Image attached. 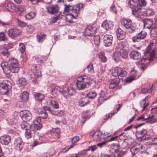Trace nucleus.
<instances>
[{
  "label": "nucleus",
  "mask_w": 157,
  "mask_h": 157,
  "mask_svg": "<svg viewBox=\"0 0 157 157\" xmlns=\"http://www.w3.org/2000/svg\"><path fill=\"white\" fill-rule=\"evenodd\" d=\"M65 7L64 13L66 14L65 20L71 23L73 22V19L76 18L78 16L77 14L80 9L83 7V4L80 3L73 6L69 5H65Z\"/></svg>",
  "instance_id": "1"
},
{
  "label": "nucleus",
  "mask_w": 157,
  "mask_h": 157,
  "mask_svg": "<svg viewBox=\"0 0 157 157\" xmlns=\"http://www.w3.org/2000/svg\"><path fill=\"white\" fill-rule=\"evenodd\" d=\"M153 45L152 43H150L148 47H147L146 51L144 52V55L147 57L141 59L138 62V64L140 65H143V66L141 67L142 69L144 70L145 66L144 65L145 62L147 59H148L149 61L152 60L155 57V51L154 49L152 50L151 52V46Z\"/></svg>",
  "instance_id": "2"
},
{
  "label": "nucleus",
  "mask_w": 157,
  "mask_h": 157,
  "mask_svg": "<svg viewBox=\"0 0 157 157\" xmlns=\"http://www.w3.org/2000/svg\"><path fill=\"white\" fill-rule=\"evenodd\" d=\"M90 81V78L87 76H81L77 80L75 85L77 88L78 90L84 89L87 86H89Z\"/></svg>",
  "instance_id": "3"
},
{
  "label": "nucleus",
  "mask_w": 157,
  "mask_h": 157,
  "mask_svg": "<svg viewBox=\"0 0 157 157\" xmlns=\"http://www.w3.org/2000/svg\"><path fill=\"white\" fill-rule=\"evenodd\" d=\"M138 0H130L128 4L129 7L132 9V14L136 17L139 18V16L140 13L139 6L138 4Z\"/></svg>",
  "instance_id": "4"
},
{
  "label": "nucleus",
  "mask_w": 157,
  "mask_h": 157,
  "mask_svg": "<svg viewBox=\"0 0 157 157\" xmlns=\"http://www.w3.org/2000/svg\"><path fill=\"white\" fill-rule=\"evenodd\" d=\"M111 74L114 77H124L126 76L127 72L119 67H117L111 70Z\"/></svg>",
  "instance_id": "5"
},
{
  "label": "nucleus",
  "mask_w": 157,
  "mask_h": 157,
  "mask_svg": "<svg viewBox=\"0 0 157 157\" xmlns=\"http://www.w3.org/2000/svg\"><path fill=\"white\" fill-rule=\"evenodd\" d=\"M8 62L10 63L9 69L10 70V72L12 73H17L19 70L18 63L17 60L14 58L9 59Z\"/></svg>",
  "instance_id": "6"
},
{
  "label": "nucleus",
  "mask_w": 157,
  "mask_h": 157,
  "mask_svg": "<svg viewBox=\"0 0 157 157\" xmlns=\"http://www.w3.org/2000/svg\"><path fill=\"white\" fill-rule=\"evenodd\" d=\"M41 119L40 117L36 118L33 121V124L32 125V131L34 132L40 129L42 127V125L40 123Z\"/></svg>",
  "instance_id": "7"
},
{
  "label": "nucleus",
  "mask_w": 157,
  "mask_h": 157,
  "mask_svg": "<svg viewBox=\"0 0 157 157\" xmlns=\"http://www.w3.org/2000/svg\"><path fill=\"white\" fill-rule=\"evenodd\" d=\"M41 66L40 65H34L31 67V70L33 73L35 78H37L41 76Z\"/></svg>",
  "instance_id": "8"
},
{
  "label": "nucleus",
  "mask_w": 157,
  "mask_h": 157,
  "mask_svg": "<svg viewBox=\"0 0 157 157\" xmlns=\"http://www.w3.org/2000/svg\"><path fill=\"white\" fill-rule=\"evenodd\" d=\"M121 23L126 29H130L132 30L131 32L134 31L136 29L134 26L132 25V21L130 19H123L121 21Z\"/></svg>",
  "instance_id": "9"
},
{
  "label": "nucleus",
  "mask_w": 157,
  "mask_h": 157,
  "mask_svg": "<svg viewBox=\"0 0 157 157\" xmlns=\"http://www.w3.org/2000/svg\"><path fill=\"white\" fill-rule=\"evenodd\" d=\"M20 117L24 121H29L32 118V115L29 111L25 110L21 111L20 113Z\"/></svg>",
  "instance_id": "10"
},
{
  "label": "nucleus",
  "mask_w": 157,
  "mask_h": 157,
  "mask_svg": "<svg viewBox=\"0 0 157 157\" xmlns=\"http://www.w3.org/2000/svg\"><path fill=\"white\" fill-rule=\"evenodd\" d=\"M97 29L94 25H90L85 30V35L86 36H93L95 33Z\"/></svg>",
  "instance_id": "11"
},
{
  "label": "nucleus",
  "mask_w": 157,
  "mask_h": 157,
  "mask_svg": "<svg viewBox=\"0 0 157 157\" xmlns=\"http://www.w3.org/2000/svg\"><path fill=\"white\" fill-rule=\"evenodd\" d=\"M2 7L3 9L11 12H14L16 10V6L11 2L3 3Z\"/></svg>",
  "instance_id": "12"
},
{
  "label": "nucleus",
  "mask_w": 157,
  "mask_h": 157,
  "mask_svg": "<svg viewBox=\"0 0 157 157\" xmlns=\"http://www.w3.org/2000/svg\"><path fill=\"white\" fill-rule=\"evenodd\" d=\"M147 33L145 31H142L137 34L136 36L132 38L134 42L140 41L141 40L144 39L146 36Z\"/></svg>",
  "instance_id": "13"
},
{
  "label": "nucleus",
  "mask_w": 157,
  "mask_h": 157,
  "mask_svg": "<svg viewBox=\"0 0 157 157\" xmlns=\"http://www.w3.org/2000/svg\"><path fill=\"white\" fill-rule=\"evenodd\" d=\"M21 33V31L16 28H11L8 31V34L9 37L13 38L17 36Z\"/></svg>",
  "instance_id": "14"
},
{
  "label": "nucleus",
  "mask_w": 157,
  "mask_h": 157,
  "mask_svg": "<svg viewBox=\"0 0 157 157\" xmlns=\"http://www.w3.org/2000/svg\"><path fill=\"white\" fill-rule=\"evenodd\" d=\"M130 151L132 155L133 156H136L138 157H141L140 155L142 153V147L139 148L136 147H132L130 149Z\"/></svg>",
  "instance_id": "15"
},
{
  "label": "nucleus",
  "mask_w": 157,
  "mask_h": 157,
  "mask_svg": "<svg viewBox=\"0 0 157 157\" xmlns=\"http://www.w3.org/2000/svg\"><path fill=\"white\" fill-rule=\"evenodd\" d=\"M113 37L110 35H106L103 38V40L105 43V45L106 47L110 46L113 41Z\"/></svg>",
  "instance_id": "16"
},
{
  "label": "nucleus",
  "mask_w": 157,
  "mask_h": 157,
  "mask_svg": "<svg viewBox=\"0 0 157 157\" xmlns=\"http://www.w3.org/2000/svg\"><path fill=\"white\" fill-rule=\"evenodd\" d=\"M6 81L0 83V92L3 94H6L8 92L9 88L8 84L6 83Z\"/></svg>",
  "instance_id": "17"
},
{
  "label": "nucleus",
  "mask_w": 157,
  "mask_h": 157,
  "mask_svg": "<svg viewBox=\"0 0 157 157\" xmlns=\"http://www.w3.org/2000/svg\"><path fill=\"white\" fill-rule=\"evenodd\" d=\"M46 10L50 14H54L59 12V8L56 5H53L46 7Z\"/></svg>",
  "instance_id": "18"
},
{
  "label": "nucleus",
  "mask_w": 157,
  "mask_h": 157,
  "mask_svg": "<svg viewBox=\"0 0 157 157\" xmlns=\"http://www.w3.org/2000/svg\"><path fill=\"white\" fill-rule=\"evenodd\" d=\"M11 138L9 135H5L0 137L1 143L3 145H8L11 141Z\"/></svg>",
  "instance_id": "19"
},
{
  "label": "nucleus",
  "mask_w": 157,
  "mask_h": 157,
  "mask_svg": "<svg viewBox=\"0 0 157 157\" xmlns=\"http://www.w3.org/2000/svg\"><path fill=\"white\" fill-rule=\"evenodd\" d=\"M14 144L15 149L20 151L23 148L24 143L21 138H17L15 140Z\"/></svg>",
  "instance_id": "20"
},
{
  "label": "nucleus",
  "mask_w": 157,
  "mask_h": 157,
  "mask_svg": "<svg viewBox=\"0 0 157 157\" xmlns=\"http://www.w3.org/2000/svg\"><path fill=\"white\" fill-rule=\"evenodd\" d=\"M147 132L145 129H143L141 130L136 131V137L143 140H146L145 135L147 134Z\"/></svg>",
  "instance_id": "21"
},
{
  "label": "nucleus",
  "mask_w": 157,
  "mask_h": 157,
  "mask_svg": "<svg viewBox=\"0 0 157 157\" xmlns=\"http://www.w3.org/2000/svg\"><path fill=\"white\" fill-rule=\"evenodd\" d=\"M144 27L145 29H151L154 25L153 21L150 19H145L144 21Z\"/></svg>",
  "instance_id": "22"
},
{
  "label": "nucleus",
  "mask_w": 157,
  "mask_h": 157,
  "mask_svg": "<svg viewBox=\"0 0 157 157\" xmlns=\"http://www.w3.org/2000/svg\"><path fill=\"white\" fill-rule=\"evenodd\" d=\"M61 88L59 87L52 85L51 86V92L52 95H57L59 93H61Z\"/></svg>",
  "instance_id": "23"
},
{
  "label": "nucleus",
  "mask_w": 157,
  "mask_h": 157,
  "mask_svg": "<svg viewBox=\"0 0 157 157\" xmlns=\"http://www.w3.org/2000/svg\"><path fill=\"white\" fill-rule=\"evenodd\" d=\"M116 33L117 39L119 40H122L124 39L125 37V32L121 29H118Z\"/></svg>",
  "instance_id": "24"
},
{
  "label": "nucleus",
  "mask_w": 157,
  "mask_h": 157,
  "mask_svg": "<svg viewBox=\"0 0 157 157\" xmlns=\"http://www.w3.org/2000/svg\"><path fill=\"white\" fill-rule=\"evenodd\" d=\"M1 66L4 73L6 74L9 75L10 70L8 63L6 62H3L1 63Z\"/></svg>",
  "instance_id": "25"
},
{
  "label": "nucleus",
  "mask_w": 157,
  "mask_h": 157,
  "mask_svg": "<svg viewBox=\"0 0 157 157\" xmlns=\"http://www.w3.org/2000/svg\"><path fill=\"white\" fill-rule=\"evenodd\" d=\"M130 56L131 58L134 59H138L141 57L140 54L136 51H132L130 54Z\"/></svg>",
  "instance_id": "26"
},
{
  "label": "nucleus",
  "mask_w": 157,
  "mask_h": 157,
  "mask_svg": "<svg viewBox=\"0 0 157 157\" xmlns=\"http://www.w3.org/2000/svg\"><path fill=\"white\" fill-rule=\"evenodd\" d=\"M119 83V78H116L112 80L109 85V88L110 89H113L117 86Z\"/></svg>",
  "instance_id": "27"
},
{
  "label": "nucleus",
  "mask_w": 157,
  "mask_h": 157,
  "mask_svg": "<svg viewBox=\"0 0 157 157\" xmlns=\"http://www.w3.org/2000/svg\"><path fill=\"white\" fill-rule=\"evenodd\" d=\"M155 14L154 10L151 8H148L143 12V14L146 16H151L154 15Z\"/></svg>",
  "instance_id": "28"
},
{
  "label": "nucleus",
  "mask_w": 157,
  "mask_h": 157,
  "mask_svg": "<svg viewBox=\"0 0 157 157\" xmlns=\"http://www.w3.org/2000/svg\"><path fill=\"white\" fill-rule=\"evenodd\" d=\"M102 26L107 30L113 27V22L110 21H104L102 24Z\"/></svg>",
  "instance_id": "29"
},
{
  "label": "nucleus",
  "mask_w": 157,
  "mask_h": 157,
  "mask_svg": "<svg viewBox=\"0 0 157 157\" xmlns=\"http://www.w3.org/2000/svg\"><path fill=\"white\" fill-rule=\"evenodd\" d=\"M120 56L122 58L126 59L128 57V51L124 48H121L119 52Z\"/></svg>",
  "instance_id": "30"
},
{
  "label": "nucleus",
  "mask_w": 157,
  "mask_h": 157,
  "mask_svg": "<svg viewBox=\"0 0 157 157\" xmlns=\"http://www.w3.org/2000/svg\"><path fill=\"white\" fill-rule=\"evenodd\" d=\"M136 71L135 70H133L131 72V75L127 78L125 80L126 82H130L134 80L136 75Z\"/></svg>",
  "instance_id": "31"
},
{
  "label": "nucleus",
  "mask_w": 157,
  "mask_h": 157,
  "mask_svg": "<svg viewBox=\"0 0 157 157\" xmlns=\"http://www.w3.org/2000/svg\"><path fill=\"white\" fill-rule=\"evenodd\" d=\"M29 96V93L27 91H24L20 95V99L23 101L26 102L28 99Z\"/></svg>",
  "instance_id": "32"
},
{
  "label": "nucleus",
  "mask_w": 157,
  "mask_h": 157,
  "mask_svg": "<svg viewBox=\"0 0 157 157\" xmlns=\"http://www.w3.org/2000/svg\"><path fill=\"white\" fill-rule=\"evenodd\" d=\"M20 125L22 129H24L25 130L30 129L32 131V125H30L27 122L24 121L20 124Z\"/></svg>",
  "instance_id": "33"
},
{
  "label": "nucleus",
  "mask_w": 157,
  "mask_h": 157,
  "mask_svg": "<svg viewBox=\"0 0 157 157\" xmlns=\"http://www.w3.org/2000/svg\"><path fill=\"white\" fill-rule=\"evenodd\" d=\"M89 102V100L86 96L80 99L79 101V104L80 106L83 107L86 105Z\"/></svg>",
  "instance_id": "34"
},
{
  "label": "nucleus",
  "mask_w": 157,
  "mask_h": 157,
  "mask_svg": "<svg viewBox=\"0 0 157 157\" xmlns=\"http://www.w3.org/2000/svg\"><path fill=\"white\" fill-rule=\"evenodd\" d=\"M146 98L141 100L140 102V105L141 107L143 108L142 111H143L146 108L148 105L149 103L146 99Z\"/></svg>",
  "instance_id": "35"
},
{
  "label": "nucleus",
  "mask_w": 157,
  "mask_h": 157,
  "mask_svg": "<svg viewBox=\"0 0 157 157\" xmlns=\"http://www.w3.org/2000/svg\"><path fill=\"white\" fill-rule=\"evenodd\" d=\"M35 59L38 63H44L46 60L45 58L40 55H36Z\"/></svg>",
  "instance_id": "36"
},
{
  "label": "nucleus",
  "mask_w": 157,
  "mask_h": 157,
  "mask_svg": "<svg viewBox=\"0 0 157 157\" xmlns=\"http://www.w3.org/2000/svg\"><path fill=\"white\" fill-rule=\"evenodd\" d=\"M109 147L111 149L114 150V151L116 152H117L118 151L120 147L118 144L115 143L109 145Z\"/></svg>",
  "instance_id": "37"
},
{
  "label": "nucleus",
  "mask_w": 157,
  "mask_h": 157,
  "mask_svg": "<svg viewBox=\"0 0 157 157\" xmlns=\"http://www.w3.org/2000/svg\"><path fill=\"white\" fill-rule=\"evenodd\" d=\"M151 36L153 37L157 36V25H154L151 29Z\"/></svg>",
  "instance_id": "38"
},
{
  "label": "nucleus",
  "mask_w": 157,
  "mask_h": 157,
  "mask_svg": "<svg viewBox=\"0 0 157 157\" xmlns=\"http://www.w3.org/2000/svg\"><path fill=\"white\" fill-rule=\"evenodd\" d=\"M45 37L46 35L44 33H40L38 34L36 36L37 40L39 43L42 42Z\"/></svg>",
  "instance_id": "39"
},
{
  "label": "nucleus",
  "mask_w": 157,
  "mask_h": 157,
  "mask_svg": "<svg viewBox=\"0 0 157 157\" xmlns=\"http://www.w3.org/2000/svg\"><path fill=\"white\" fill-rule=\"evenodd\" d=\"M49 103L54 108L57 109L59 108V104L56 101L55 98H52V100H50Z\"/></svg>",
  "instance_id": "40"
},
{
  "label": "nucleus",
  "mask_w": 157,
  "mask_h": 157,
  "mask_svg": "<svg viewBox=\"0 0 157 157\" xmlns=\"http://www.w3.org/2000/svg\"><path fill=\"white\" fill-rule=\"evenodd\" d=\"M60 129L58 128H53L51 130V133L55 135L56 138H59V137Z\"/></svg>",
  "instance_id": "41"
},
{
  "label": "nucleus",
  "mask_w": 157,
  "mask_h": 157,
  "mask_svg": "<svg viewBox=\"0 0 157 157\" xmlns=\"http://www.w3.org/2000/svg\"><path fill=\"white\" fill-rule=\"evenodd\" d=\"M36 101H41L44 98V95L41 94L36 93L34 95Z\"/></svg>",
  "instance_id": "42"
},
{
  "label": "nucleus",
  "mask_w": 157,
  "mask_h": 157,
  "mask_svg": "<svg viewBox=\"0 0 157 157\" xmlns=\"http://www.w3.org/2000/svg\"><path fill=\"white\" fill-rule=\"evenodd\" d=\"M138 4L139 6V11L140 10L142 7L145 6L146 5V2L145 0H138Z\"/></svg>",
  "instance_id": "43"
},
{
  "label": "nucleus",
  "mask_w": 157,
  "mask_h": 157,
  "mask_svg": "<svg viewBox=\"0 0 157 157\" xmlns=\"http://www.w3.org/2000/svg\"><path fill=\"white\" fill-rule=\"evenodd\" d=\"M25 7L23 5H20L17 8V12L18 13L21 15L22 14L25 10Z\"/></svg>",
  "instance_id": "44"
},
{
  "label": "nucleus",
  "mask_w": 157,
  "mask_h": 157,
  "mask_svg": "<svg viewBox=\"0 0 157 157\" xmlns=\"http://www.w3.org/2000/svg\"><path fill=\"white\" fill-rule=\"evenodd\" d=\"M112 58L114 61L116 62H119L120 60V56L119 54L117 52H114L113 54Z\"/></svg>",
  "instance_id": "45"
},
{
  "label": "nucleus",
  "mask_w": 157,
  "mask_h": 157,
  "mask_svg": "<svg viewBox=\"0 0 157 157\" xmlns=\"http://www.w3.org/2000/svg\"><path fill=\"white\" fill-rule=\"evenodd\" d=\"M105 94L104 91L102 90L100 92V98L98 99L99 102L100 103H102L105 100V98H103L105 96Z\"/></svg>",
  "instance_id": "46"
},
{
  "label": "nucleus",
  "mask_w": 157,
  "mask_h": 157,
  "mask_svg": "<svg viewBox=\"0 0 157 157\" xmlns=\"http://www.w3.org/2000/svg\"><path fill=\"white\" fill-rule=\"evenodd\" d=\"M39 117L40 118L43 119H46L48 116V114L46 111L44 110H41L39 113Z\"/></svg>",
  "instance_id": "47"
},
{
  "label": "nucleus",
  "mask_w": 157,
  "mask_h": 157,
  "mask_svg": "<svg viewBox=\"0 0 157 157\" xmlns=\"http://www.w3.org/2000/svg\"><path fill=\"white\" fill-rule=\"evenodd\" d=\"M36 15V14L34 12H30L25 15V17L26 19H30L33 18Z\"/></svg>",
  "instance_id": "48"
},
{
  "label": "nucleus",
  "mask_w": 157,
  "mask_h": 157,
  "mask_svg": "<svg viewBox=\"0 0 157 157\" xmlns=\"http://www.w3.org/2000/svg\"><path fill=\"white\" fill-rule=\"evenodd\" d=\"M99 56V58L102 62H105L107 61V59L104 52H101L100 53Z\"/></svg>",
  "instance_id": "49"
},
{
  "label": "nucleus",
  "mask_w": 157,
  "mask_h": 157,
  "mask_svg": "<svg viewBox=\"0 0 157 157\" xmlns=\"http://www.w3.org/2000/svg\"><path fill=\"white\" fill-rule=\"evenodd\" d=\"M0 53L3 56L6 57H8L10 55V52L6 48L1 50L0 52Z\"/></svg>",
  "instance_id": "50"
},
{
  "label": "nucleus",
  "mask_w": 157,
  "mask_h": 157,
  "mask_svg": "<svg viewBox=\"0 0 157 157\" xmlns=\"http://www.w3.org/2000/svg\"><path fill=\"white\" fill-rule=\"evenodd\" d=\"M125 133L124 132H123L122 133H121V134L120 135V136H115V137H112V138H111L109 140V141H112L114 140H116L118 138V137H119V139L121 140H123L124 139L122 137L123 136H124V135Z\"/></svg>",
  "instance_id": "51"
},
{
  "label": "nucleus",
  "mask_w": 157,
  "mask_h": 157,
  "mask_svg": "<svg viewBox=\"0 0 157 157\" xmlns=\"http://www.w3.org/2000/svg\"><path fill=\"white\" fill-rule=\"evenodd\" d=\"M94 43L97 46H98L100 43V38L98 35L94 36Z\"/></svg>",
  "instance_id": "52"
},
{
  "label": "nucleus",
  "mask_w": 157,
  "mask_h": 157,
  "mask_svg": "<svg viewBox=\"0 0 157 157\" xmlns=\"http://www.w3.org/2000/svg\"><path fill=\"white\" fill-rule=\"evenodd\" d=\"M96 93L93 91H91L86 94V97L88 98H94L96 95Z\"/></svg>",
  "instance_id": "53"
},
{
  "label": "nucleus",
  "mask_w": 157,
  "mask_h": 157,
  "mask_svg": "<svg viewBox=\"0 0 157 157\" xmlns=\"http://www.w3.org/2000/svg\"><path fill=\"white\" fill-rule=\"evenodd\" d=\"M27 32L29 33H33L34 30L33 27L31 25H27L26 27Z\"/></svg>",
  "instance_id": "54"
},
{
  "label": "nucleus",
  "mask_w": 157,
  "mask_h": 157,
  "mask_svg": "<svg viewBox=\"0 0 157 157\" xmlns=\"http://www.w3.org/2000/svg\"><path fill=\"white\" fill-rule=\"evenodd\" d=\"M19 50L21 53H23L25 50V47L24 44L21 43L19 45Z\"/></svg>",
  "instance_id": "55"
},
{
  "label": "nucleus",
  "mask_w": 157,
  "mask_h": 157,
  "mask_svg": "<svg viewBox=\"0 0 157 157\" xmlns=\"http://www.w3.org/2000/svg\"><path fill=\"white\" fill-rule=\"evenodd\" d=\"M86 69L89 73H93L94 72V70L92 64H90L87 67Z\"/></svg>",
  "instance_id": "56"
},
{
  "label": "nucleus",
  "mask_w": 157,
  "mask_h": 157,
  "mask_svg": "<svg viewBox=\"0 0 157 157\" xmlns=\"http://www.w3.org/2000/svg\"><path fill=\"white\" fill-rule=\"evenodd\" d=\"M18 82L19 84L22 86L25 85L27 83L26 80L24 78H21L19 79Z\"/></svg>",
  "instance_id": "57"
},
{
  "label": "nucleus",
  "mask_w": 157,
  "mask_h": 157,
  "mask_svg": "<svg viewBox=\"0 0 157 157\" xmlns=\"http://www.w3.org/2000/svg\"><path fill=\"white\" fill-rule=\"evenodd\" d=\"M30 130V129H29L26 130L25 132V136L27 139H29L32 137V135Z\"/></svg>",
  "instance_id": "58"
},
{
  "label": "nucleus",
  "mask_w": 157,
  "mask_h": 157,
  "mask_svg": "<svg viewBox=\"0 0 157 157\" xmlns=\"http://www.w3.org/2000/svg\"><path fill=\"white\" fill-rule=\"evenodd\" d=\"M153 117V116H152L150 118H147L146 119H144L143 121L144 120H147V122H149L151 124H153L156 122V121L155 119L152 118V117Z\"/></svg>",
  "instance_id": "59"
},
{
  "label": "nucleus",
  "mask_w": 157,
  "mask_h": 157,
  "mask_svg": "<svg viewBox=\"0 0 157 157\" xmlns=\"http://www.w3.org/2000/svg\"><path fill=\"white\" fill-rule=\"evenodd\" d=\"M152 91V90L151 88L150 89H147V88H142L141 90V92L143 93H151Z\"/></svg>",
  "instance_id": "60"
},
{
  "label": "nucleus",
  "mask_w": 157,
  "mask_h": 157,
  "mask_svg": "<svg viewBox=\"0 0 157 157\" xmlns=\"http://www.w3.org/2000/svg\"><path fill=\"white\" fill-rule=\"evenodd\" d=\"M61 93H67L69 92V90L68 87L64 86L63 88H61Z\"/></svg>",
  "instance_id": "61"
},
{
  "label": "nucleus",
  "mask_w": 157,
  "mask_h": 157,
  "mask_svg": "<svg viewBox=\"0 0 157 157\" xmlns=\"http://www.w3.org/2000/svg\"><path fill=\"white\" fill-rule=\"evenodd\" d=\"M6 38L3 32L0 33V41H4L6 40Z\"/></svg>",
  "instance_id": "62"
},
{
  "label": "nucleus",
  "mask_w": 157,
  "mask_h": 157,
  "mask_svg": "<svg viewBox=\"0 0 157 157\" xmlns=\"http://www.w3.org/2000/svg\"><path fill=\"white\" fill-rule=\"evenodd\" d=\"M148 143L150 145H157V137L154 138L152 142H149Z\"/></svg>",
  "instance_id": "63"
},
{
  "label": "nucleus",
  "mask_w": 157,
  "mask_h": 157,
  "mask_svg": "<svg viewBox=\"0 0 157 157\" xmlns=\"http://www.w3.org/2000/svg\"><path fill=\"white\" fill-rule=\"evenodd\" d=\"M17 21L18 25L21 27H23L26 25V23L23 21H21L19 19H17Z\"/></svg>",
  "instance_id": "64"
}]
</instances>
